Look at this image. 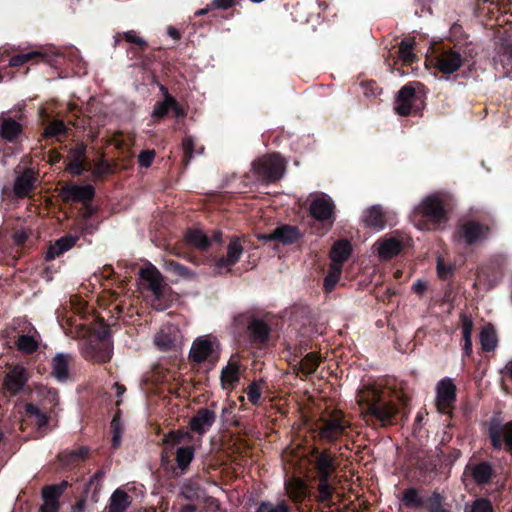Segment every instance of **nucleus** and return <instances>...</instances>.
Returning a JSON list of instances; mask_svg holds the SVG:
<instances>
[{"label": "nucleus", "mask_w": 512, "mask_h": 512, "mask_svg": "<svg viewBox=\"0 0 512 512\" xmlns=\"http://www.w3.org/2000/svg\"><path fill=\"white\" fill-rule=\"evenodd\" d=\"M256 512H290V507L284 501H280L276 504L262 502L258 506Z\"/></svg>", "instance_id": "864d4df0"}, {"label": "nucleus", "mask_w": 512, "mask_h": 512, "mask_svg": "<svg viewBox=\"0 0 512 512\" xmlns=\"http://www.w3.org/2000/svg\"><path fill=\"white\" fill-rule=\"evenodd\" d=\"M25 412L27 415L33 416L35 418L38 428L45 427L49 422L50 417L47 415V413L42 412L39 407L34 404H26Z\"/></svg>", "instance_id": "37998d69"}, {"label": "nucleus", "mask_w": 512, "mask_h": 512, "mask_svg": "<svg viewBox=\"0 0 512 512\" xmlns=\"http://www.w3.org/2000/svg\"><path fill=\"white\" fill-rule=\"evenodd\" d=\"M15 345L19 351L31 354L39 348V340L33 335H20Z\"/></svg>", "instance_id": "58836bf2"}, {"label": "nucleus", "mask_w": 512, "mask_h": 512, "mask_svg": "<svg viewBox=\"0 0 512 512\" xmlns=\"http://www.w3.org/2000/svg\"><path fill=\"white\" fill-rule=\"evenodd\" d=\"M122 37L125 41L137 45L141 50H144L147 47V42L135 31L124 32Z\"/></svg>", "instance_id": "bf43d9fd"}, {"label": "nucleus", "mask_w": 512, "mask_h": 512, "mask_svg": "<svg viewBox=\"0 0 512 512\" xmlns=\"http://www.w3.org/2000/svg\"><path fill=\"white\" fill-rule=\"evenodd\" d=\"M363 222L365 226L382 229L385 226V216L380 206H372L366 211Z\"/></svg>", "instance_id": "cd10ccee"}, {"label": "nucleus", "mask_w": 512, "mask_h": 512, "mask_svg": "<svg viewBox=\"0 0 512 512\" xmlns=\"http://www.w3.org/2000/svg\"><path fill=\"white\" fill-rule=\"evenodd\" d=\"M351 245L346 240H339L334 243L330 252L331 264H336L342 268V264L351 254Z\"/></svg>", "instance_id": "b1692460"}, {"label": "nucleus", "mask_w": 512, "mask_h": 512, "mask_svg": "<svg viewBox=\"0 0 512 512\" xmlns=\"http://www.w3.org/2000/svg\"><path fill=\"white\" fill-rule=\"evenodd\" d=\"M88 454L87 448H79L78 450H74L67 453H62L58 456L59 460L65 459L67 463L75 462L79 459H83Z\"/></svg>", "instance_id": "13d9d810"}, {"label": "nucleus", "mask_w": 512, "mask_h": 512, "mask_svg": "<svg viewBox=\"0 0 512 512\" xmlns=\"http://www.w3.org/2000/svg\"><path fill=\"white\" fill-rule=\"evenodd\" d=\"M188 433H185L181 430L171 431L168 434H165L162 443L166 446V449L173 448L176 445L182 443L185 436H188Z\"/></svg>", "instance_id": "8fccbe9b"}, {"label": "nucleus", "mask_w": 512, "mask_h": 512, "mask_svg": "<svg viewBox=\"0 0 512 512\" xmlns=\"http://www.w3.org/2000/svg\"><path fill=\"white\" fill-rule=\"evenodd\" d=\"M377 254L381 259H390L400 253L402 243L396 238H381L376 244Z\"/></svg>", "instance_id": "5701e85b"}, {"label": "nucleus", "mask_w": 512, "mask_h": 512, "mask_svg": "<svg viewBox=\"0 0 512 512\" xmlns=\"http://www.w3.org/2000/svg\"><path fill=\"white\" fill-rule=\"evenodd\" d=\"M169 98H171V95H166V99L155 104L152 111V117L162 119L166 116L167 112L171 108Z\"/></svg>", "instance_id": "5fc2aeb1"}, {"label": "nucleus", "mask_w": 512, "mask_h": 512, "mask_svg": "<svg viewBox=\"0 0 512 512\" xmlns=\"http://www.w3.org/2000/svg\"><path fill=\"white\" fill-rule=\"evenodd\" d=\"M350 428V422L340 410H333L323 415L319 420L318 436L327 442L338 441Z\"/></svg>", "instance_id": "f03ea898"}, {"label": "nucleus", "mask_w": 512, "mask_h": 512, "mask_svg": "<svg viewBox=\"0 0 512 512\" xmlns=\"http://www.w3.org/2000/svg\"><path fill=\"white\" fill-rule=\"evenodd\" d=\"M456 399V386L451 379H443L437 385L436 406L439 412L449 413Z\"/></svg>", "instance_id": "0eeeda50"}, {"label": "nucleus", "mask_w": 512, "mask_h": 512, "mask_svg": "<svg viewBox=\"0 0 512 512\" xmlns=\"http://www.w3.org/2000/svg\"><path fill=\"white\" fill-rule=\"evenodd\" d=\"M341 272L342 268L340 266H336V264H330L328 274L324 279V289L327 293L334 289L336 283L339 281Z\"/></svg>", "instance_id": "c03bdc74"}, {"label": "nucleus", "mask_w": 512, "mask_h": 512, "mask_svg": "<svg viewBox=\"0 0 512 512\" xmlns=\"http://www.w3.org/2000/svg\"><path fill=\"white\" fill-rule=\"evenodd\" d=\"M444 497L437 491H434L426 499V509L428 512H450L443 507Z\"/></svg>", "instance_id": "a18cd8bd"}, {"label": "nucleus", "mask_w": 512, "mask_h": 512, "mask_svg": "<svg viewBox=\"0 0 512 512\" xmlns=\"http://www.w3.org/2000/svg\"><path fill=\"white\" fill-rule=\"evenodd\" d=\"M181 147L183 150V163L187 166L193 158L195 141L191 136H185L182 140Z\"/></svg>", "instance_id": "3c124183"}, {"label": "nucleus", "mask_w": 512, "mask_h": 512, "mask_svg": "<svg viewBox=\"0 0 512 512\" xmlns=\"http://www.w3.org/2000/svg\"><path fill=\"white\" fill-rule=\"evenodd\" d=\"M463 64L462 55L452 49L443 50L434 57V67L441 73L452 74Z\"/></svg>", "instance_id": "423d86ee"}, {"label": "nucleus", "mask_w": 512, "mask_h": 512, "mask_svg": "<svg viewBox=\"0 0 512 512\" xmlns=\"http://www.w3.org/2000/svg\"><path fill=\"white\" fill-rule=\"evenodd\" d=\"M155 344L162 350H168L172 347L173 341L169 335L160 332L155 336Z\"/></svg>", "instance_id": "052dcab7"}, {"label": "nucleus", "mask_w": 512, "mask_h": 512, "mask_svg": "<svg viewBox=\"0 0 512 512\" xmlns=\"http://www.w3.org/2000/svg\"><path fill=\"white\" fill-rule=\"evenodd\" d=\"M470 512H493V506L489 499L478 498L472 502Z\"/></svg>", "instance_id": "4d7b16f0"}, {"label": "nucleus", "mask_w": 512, "mask_h": 512, "mask_svg": "<svg viewBox=\"0 0 512 512\" xmlns=\"http://www.w3.org/2000/svg\"><path fill=\"white\" fill-rule=\"evenodd\" d=\"M77 241V237L64 236L51 245L46 252V259L52 260L71 249Z\"/></svg>", "instance_id": "393cba45"}, {"label": "nucleus", "mask_w": 512, "mask_h": 512, "mask_svg": "<svg viewBox=\"0 0 512 512\" xmlns=\"http://www.w3.org/2000/svg\"><path fill=\"white\" fill-rule=\"evenodd\" d=\"M334 204L332 200L325 195H315L310 204L311 215L319 220L325 221L333 216Z\"/></svg>", "instance_id": "4468645a"}, {"label": "nucleus", "mask_w": 512, "mask_h": 512, "mask_svg": "<svg viewBox=\"0 0 512 512\" xmlns=\"http://www.w3.org/2000/svg\"><path fill=\"white\" fill-rule=\"evenodd\" d=\"M155 157V151L154 150H145L140 153L138 156V162L141 167L148 168Z\"/></svg>", "instance_id": "680f3d73"}, {"label": "nucleus", "mask_w": 512, "mask_h": 512, "mask_svg": "<svg viewBox=\"0 0 512 512\" xmlns=\"http://www.w3.org/2000/svg\"><path fill=\"white\" fill-rule=\"evenodd\" d=\"M255 340L265 342L269 336L267 324L261 320H253L248 327Z\"/></svg>", "instance_id": "a19ab883"}, {"label": "nucleus", "mask_w": 512, "mask_h": 512, "mask_svg": "<svg viewBox=\"0 0 512 512\" xmlns=\"http://www.w3.org/2000/svg\"><path fill=\"white\" fill-rule=\"evenodd\" d=\"M95 191L91 185H66L59 191V196L65 203L69 202H83L87 203L94 197Z\"/></svg>", "instance_id": "9b49d317"}, {"label": "nucleus", "mask_w": 512, "mask_h": 512, "mask_svg": "<svg viewBox=\"0 0 512 512\" xmlns=\"http://www.w3.org/2000/svg\"><path fill=\"white\" fill-rule=\"evenodd\" d=\"M215 420L216 414L213 410L201 408L190 419L189 427L192 431L203 434L213 425Z\"/></svg>", "instance_id": "dca6fc26"}, {"label": "nucleus", "mask_w": 512, "mask_h": 512, "mask_svg": "<svg viewBox=\"0 0 512 512\" xmlns=\"http://www.w3.org/2000/svg\"><path fill=\"white\" fill-rule=\"evenodd\" d=\"M112 357V350L107 348L100 353H95L91 355V359L96 363H105L109 361Z\"/></svg>", "instance_id": "0e129e2a"}, {"label": "nucleus", "mask_w": 512, "mask_h": 512, "mask_svg": "<svg viewBox=\"0 0 512 512\" xmlns=\"http://www.w3.org/2000/svg\"><path fill=\"white\" fill-rule=\"evenodd\" d=\"M462 322V334L464 338V354L470 356L472 353V332L474 323L470 316L462 314L461 315Z\"/></svg>", "instance_id": "7c9ffc66"}, {"label": "nucleus", "mask_w": 512, "mask_h": 512, "mask_svg": "<svg viewBox=\"0 0 512 512\" xmlns=\"http://www.w3.org/2000/svg\"><path fill=\"white\" fill-rule=\"evenodd\" d=\"M38 180V174L33 169H25L18 175L13 184V192L18 198L30 197Z\"/></svg>", "instance_id": "f8f14e48"}, {"label": "nucleus", "mask_w": 512, "mask_h": 512, "mask_svg": "<svg viewBox=\"0 0 512 512\" xmlns=\"http://www.w3.org/2000/svg\"><path fill=\"white\" fill-rule=\"evenodd\" d=\"M134 142L135 137L132 133L124 135L122 132H116L111 139V144L117 149H128L134 145Z\"/></svg>", "instance_id": "de8ad7c7"}, {"label": "nucleus", "mask_w": 512, "mask_h": 512, "mask_svg": "<svg viewBox=\"0 0 512 512\" xmlns=\"http://www.w3.org/2000/svg\"><path fill=\"white\" fill-rule=\"evenodd\" d=\"M415 93V89L410 85H405L400 89L394 107L398 115L407 116L411 113Z\"/></svg>", "instance_id": "a211bd4d"}, {"label": "nucleus", "mask_w": 512, "mask_h": 512, "mask_svg": "<svg viewBox=\"0 0 512 512\" xmlns=\"http://www.w3.org/2000/svg\"><path fill=\"white\" fill-rule=\"evenodd\" d=\"M169 101H170V105H171V110L173 111L174 115L176 117H185L186 116V112L184 111V109L179 105V103L177 102V100L171 95V98H169Z\"/></svg>", "instance_id": "338daca9"}, {"label": "nucleus", "mask_w": 512, "mask_h": 512, "mask_svg": "<svg viewBox=\"0 0 512 512\" xmlns=\"http://www.w3.org/2000/svg\"><path fill=\"white\" fill-rule=\"evenodd\" d=\"M69 164L66 169L73 175H80L84 170H88L86 161V147L83 144L77 145L69 152Z\"/></svg>", "instance_id": "f3484780"}, {"label": "nucleus", "mask_w": 512, "mask_h": 512, "mask_svg": "<svg viewBox=\"0 0 512 512\" xmlns=\"http://www.w3.org/2000/svg\"><path fill=\"white\" fill-rule=\"evenodd\" d=\"M318 478H330L336 469V457L328 451L321 452L315 460Z\"/></svg>", "instance_id": "412c9836"}, {"label": "nucleus", "mask_w": 512, "mask_h": 512, "mask_svg": "<svg viewBox=\"0 0 512 512\" xmlns=\"http://www.w3.org/2000/svg\"><path fill=\"white\" fill-rule=\"evenodd\" d=\"M234 0H214L212 5L218 9H227L233 6Z\"/></svg>", "instance_id": "774afa93"}, {"label": "nucleus", "mask_w": 512, "mask_h": 512, "mask_svg": "<svg viewBox=\"0 0 512 512\" xmlns=\"http://www.w3.org/2000/svg\"><path fill=\"white\" fill-rule=\"evenodd\" d=\"M22 133V125L10 118L6 117L2 119L0 128V136L6 141H13Z\"/></svg>", "instance_id": "a878e982"}, {"label": "nucleus", "mask_w": 512, "mask_h": 512, "mask_svg": "<svg viewBox=\"0 0 512 512\" xmlns=\"http://www.w3.org/2000/svg\"><path fill=\"white\" fill-rule=\"evenodd\" d=\"M130 504V496L125 491L117 489L110 497L108 512H124Z\"/></svg>", "instance_id": "bb28decb"}, {"label": "nucleus", "mask_w": 512, "mask_h": 512, "mask_svg": "<svg viewBox=\"0 0 512 512\" xmlns=\"http://www.w3.org/2000/svg\"><path fill=\"white\" fill-rule=\"evenodd\" d=\"M212 351L213 343L205 337H199L190 348L189 358L196 363H201L211 355Z\"/></svg>", "instance_id": "aec40b11"}, {"label": "nucleus", "mask_w": 512, "mask_h": 512, "mask_svg": "<svg viewBox=\"0 0 512 512\" xmlns=\"http://www.w3.org/2000/svg\"><path fill=\"white\" fill-rule=\"evenodd\" d=\"M245 392L247 394L249 401L253 405L259 404V401H260V398L262 395V388L258 383L252 382L251 384H249L247 386V388L245 389Z\"/></svg>", "instance_id": "6e6d98bb"}, {"label": "nucleus", "mask_w": 512, "mask_h": 512, "mask_svg": "<svg viewBox=\"0 0 512 512\" xmlns=\"http://www.w3.org/2000/svg\"><path fill=\"white\" fill-rule=\"evenodd\" d=\"M481 347L484 351L490 352L495 350L498 343V338L495 328L488 324L481 329L480 332Z\"/></svg>", "instance_id": "c756f323"}, {"label": "nucleus", "mask_w": 512, "mask_h": 512, "mask_svg": "<svg viewBox=\"0 0 512 512\" xmlns=\"http://www.w3.org/2000/svg\"><path fill=\"white\" fill-rule=\"evenodd\" d=\"M110 170H111V167L108 164V162L101 158L95 163V167L93 169V174L96 176H100V175L109 173Z\"/></svg>", "instance_id": "e2e57ef3"}, {"label": "nucleus", "mask_w": 512, "mask_h": 512, "mask_svg": "<svg viewBox=\"0 0 512 512\" xmlns=\"http://www.w3.org/2000/svg\"><path fill=\"white\" fill-rule=\"evenodd\" d=\"M416 42L413 37L403 39L399 44V57L404 63L411 64L415 61L414 46Z\"/></svg>", "instance_id": "c9c22d12"}, {"label": "nucleus", "mask_w": 512, "mask_h": 512, "mask_svg": "<svg viewBox=\"0 0 512 512\" xmlns=\"http://www.w3.org/2000/svg\"><path fill=\"white\" fill-rule=\"evenodd\" d=\"M360 415L363 419L375 418L382 426L390 424L398 413L397 406L392 401L383 399V391L375 386H364L356 396Z\"/></svg>", "instance_id": "f257e3e1"}, {"label": "nucleus", "mask_w": 512, "mask_h": 512, "mask_svg": "<svg viewBox=\"0 0 512 512\" xmlns=\"http://www.w3.org/2000/svg\"><path fill=\"white\" fill-rule=\"evenodd\" d=\"M195 448L193 446H181L176 451L175 461L181 471H186L194 459Z\"/></svg>", "instance_id": "72a5a7b5"}, {"label": "nucleus", "mask_w": 512, "mask_h": 512, "mask_svg": "<svg viewBox=\"0 0 512 512\" xmlns=\"http://www.w3.org/2000/svg\"><path fill=\"white\" fill-rule=\"evenodd\" d=\"M36 58H45V55L38 51L28 52V53H22L14 55L9 60V65L11 67H18L22 66L23 64L32 61Z\"/></svg>", "instance_id": "49530a36"}, {"label": "nucleus", "mask_w": 512, "mask_h": 512, "mask_svg": "<svg viewBox=\"0 0 512 512\" xmlns=\"http://www.w3.org/2000/svg\"><path fill=\"white\" fill-rule=\"evenodd\" d=\"M243 252L244 247L241 238L232 237L227 246L226 256L219 258L215 263L218 272L230 271L231 267L239 261Z\"/></svg>", "instance_id": "9d476101"}, {"label": "nucleus", "mask_w": 512, "mask_h": 512, "mask_svg": "<svg viewBox=\"0 0 512 512\" xmlns=\"http://www.w3.org/2000/svg\"><path fill=\"white\" fill-rule=\"evenodd\" d=\"M299 237V233L297 228L289 226V225H282L277 228H275L270 234L259 236V239L267 240V241H274L277 240L284 244H291L294 243Z\"/></svg>", "instance_id": "6ab92c4d"}, {"label": "nucleus", "mask_w": 512, "mask_h": 512, "mask_svg": "<svg viewBox=\"0 0 512 512\" xmlns=\"http://www.w3.org/2000/svg\"><path fill=\"white\" fill-rule=\"evenodd\" d=\"M491 230L492 227L489 224L472 219L462 220L457 224L454 238L467 246H473L485 241L489 237Z\"/></svg>", "instance_id": "7ed1b4c3"}, {"label": "nucleus", "mask_w": 512, "mask_h": 512, "mask_svg": "<svg viewBox=\"0 0 512 512\" xmlns=\"http://www.w3.org/2000/svg\"><path fill=\"white\" fill-rule=\"evenodd\" d=\"M181 495L187 500H193L199 498L197 489L192 485H185L182 488Z\"/></svg>", "instance_id": "69168bd1"}, {"label": "nucleus", "mask_w": 512, "mask_h": 512, "mask_svg": "<svg viewBox=\"0 0 512 512\" xmlns=\"http://www.w3.org/2000/svg\"><path fill=\"white\" fill-rule=\"evenodd\" d=\"M285 492L295 504L302 503L310 495L307 483L299 477H291L285 482Z\"/></svg>", "instance_id": "ddd939ff"}, {"label": "nucleus", "mask_w": 512, "mask_h": 512, "mask_svg": "<svg viewBox=\"0 0 512 512\" xmlns=\"http://www.w3.org/2000/svg\"><path fill=\"white\" fill-rule=\"evenodd\" d=\"M489 436L494 448H500L501 439H503L506 449L512 452V421L507 422L499 429H490Z\"/></svg>", "instance_id": "4be33fe9"}, {"label": "nucleus", "mask_w": 512, "mask_h": 512, "mask_svg": "<svg viewBox=\"0 0 512 512\" xmlns=\"http://www.w3.org/2000/svg\"><path fill=\"white\" fill-rule=\"evenodd\" d=\"M253 171L266 181H276L283 177L286 171V162L279 155H265L254 161Z\"/></svg>", "instance_id": "20e7f679"}, {"label": "nucleus", "mask_w": 512, "mask_h": 512, "mask_svg": "<svg viewBox=\"0 0 512 512\" xmlns=\"http://www.w3.org/2000/svg\"><path fill=\"white\" fill-rule=\"evenodd\" d=\"M140 277L148 283L156 299H161L164 294L165 282L161 273L153 266L140 270Z\"/></svg>", "instance_id": "2eb2a0df"}, {"label": "nucleus", "mask_w": 512, "mask_h": 512, "mask_svg": "<svg viewBox=\"0 0 512 512\" xmlns=\"http://www.w3.org/2000/svg\"><path fill=\"white\" fill-rule=\"evenodd\" d=\"M39 397L43 399V401L48 402L53 407L58 406L59 404V396L58 393L54 390H51L45 386H39L36 389Z\"/></svg>", "instance_id": "603ef678"}, {"label": "nucleus", "mask_w": 512, "mask_h": 512, "mask_svg": "<svg viewBox=\"0 0 512 512\" xmlns=\"http://www.w3.org/2000/svg\"><path fill=\"white\" fill-rule=\"evenodd\" d=\"M68 483L63 481L58 485H49L42 488L43 504L40 506V512H58L60 508L59 498L65 491Z\"/></svg>", "instance_id": "6e6552de"}, {"label": "nucleus", "mask_w": 512, "mask_h": 512, "mask_svg": "<svg viewBox=\"0 0 512 512\" xmlns=\"http://www.w3.org/2000/svg\"><path fill=\"white\" fill-rule=\"evenodd\" d=\"M239 380V366L236 362H229L221 372V382L223 386L232 385Z\"/></svg>", "instance_id": "79ce46f5"}, {"label": "nucleus", "mask_w": 512, "mask_h": 512, "mask_svg": "<svg viewBox=\"0 0 512 512\" xmlns=\"http://www.w3.org/2000/svg\"><path fill=\"white\" fill-rule=\"evenodd\" d=\"M471 474L476 483L485 484L492 476V468L488 463H480L472 468Z\"/></svg>", "instance_id": "ea45409f"}, {"label": "nucleus", "mask_w": 512, "mask_h": 512, "mask_svg": "<svg viewBox=\"0 0 512 512\" xmlns=\"http://www.w3.org/2000/svg\"><path fill=\"white\" fill-rule=\"evenodd\" d=\"M28 381L26 369L20 365L13 366L5 374L2 389L9 396L17 395Z\"/></svg>", "instance_id": "39448f33"}, {"label": "nucleus", "mask_w": 512, "mask_h": 512, "mask_svg": "<svg viewBox=\"0 0 512 512\" xmlns=\"http://www.w3.org/2000/svg\"><path fill=\"white\" fill-rule=\"evenodd\" d=\"M320 362V355L316 352H310L301 360L299 369L304 375H310L317 370Z\"/></svg>", "instance_id": "4c0bfd02"}, {"label": "nucleus", "mask_w": 512, "mask_h": 512, "mask_svg": "<svg viewBox=\"0 0 512 512\" xmlns=\"http://www.w3.org/2000/svg\"><path fill=\"white\" fill-rule=\"evenodd\" d=\"M66 132H67V128H66L64 122L62 120L55 119L46 126L42 136L44 138H51V137L65 134Z\"/></svg>", "instance_id": "09e8293b"}, {"label": "nucleus", "mask_w": 512, "mask_h": 512, "mask_svg": "<svg viewBox=\"0 0 512 512\" xmlns=\"http://www.w3.org/2000/svg\"><path fill=\"white\" fill-rule=\"evenodd\" d=\"M318 479V495L316 496V500L320 503L325 504L326 507L330 508L332 506L331 498L333 496L335 488L330 484L329 478Z\"/></svg>", "instance_id": "2f4dec72"}, {"label": "nucleus", "mask_w": 512, "mask_h": 512, "mask_svg": "<svg viewBox=\"0 0 512 512\" xmlns=\"http://www.w3.org/2000/svg\"><path fill=\"white\" fill-rule=\"evenodd\" d=\"M418 215L440 222L445 218L442 201L436 196L426 197L414 210V216Z\"/></svg>", "instance_id": "1a4fd4ad"}, {"label": "nucleus", "mask_w": 512, "mask_h": 512, "mask_svg": "<svg viewBox=\"0 0 512 512\" xmlns=\"http://www.w3.org/2000/svg\"><path fill=\"white\" fill-rule=\"evenodd\" d=\"M69 356L58 354L52 362V373L60 381L66 380L68 377Z\"/></svg>", "instance_id": "473e14b6"}, {"label": "nucleus", "mask_w": 512, "mask_h": 512, "mask_svg": "<svg viewBox=\"0 0 512 512\" xmlns=\"http://www.w3.org/2000/svg\"><path fill=\"white\" fill-rule=\"evenodd\" d=\"M164 268L181 279L191 280L195 278L193 271L171 259L164 260Z\"/></svg>", "instance_id": "f704fd0d"}, {"label": "nucleus", "mask_w": 512, "mask_h": 512, "mask_svg": "<svg viewBox=\"0 0 512 512\" xmlns=\"http://www.w3.org/2000/svg\"><path fill=\"white\" fill-rule=\"evenodd\" d=\"M401 502L410 509L426 508V500H424L416 488L405 489L402 493Z\"/></svg>", "instance_id": "c85d7f7f"}, {"label": "nucleus", "mask_w": 512, "mask_h": 512, "mask_svg": "<svg viewBox=\"0 0 512 512\" xmlns=\"http://www.w3.org/2000/svg\"><path fill=\"white\" fill-rule=\"evenodd\" d=\"M185 239L188 243L193 245L195 248H197L199 250H203V251L206 250L210 245V242H209L207 236L200 230L189 229L185 233Z\"/></svg>", "instance_id": "e433bc0d"}]
</instances>
